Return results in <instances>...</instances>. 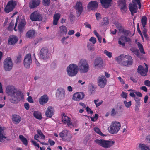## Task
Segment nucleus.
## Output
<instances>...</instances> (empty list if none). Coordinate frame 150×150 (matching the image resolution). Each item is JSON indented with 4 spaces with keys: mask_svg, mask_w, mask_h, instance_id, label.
I'll return each instance as SVG.
<instances>
[{
    "mask_svg": "<svg viewBox=\"0 0 150 150\" xmlns=\"http://www.w3.org/2000/svg\"><path fill=\"white\" fill-rule=\"evenodd\" d=\"M132 3L129 5V8L132 16L137 11V4L139 6V8L140 9L141 7V3L140 0H132Z\"/></svg>",
    "mask_w": 150,
    "mask_h": 150,
    "instance_id": "f257e3e1",
    "label": "nucleus"
},
{
    "mask_svg": "<svg viewBox=\"0 0 150 150\" xmlns=\"http://www.w3.org/2000/svg\"><path fill=\"white\" fill-rule=\"evenodd\" d=\"M95 142L98 144L105 148L110 147L115 144L114 141L105 140L103 139H98L95 140Z\"/></svg>",
    "mask_w": 150,
    "mask_h": 150,
    "instance_id": "f03ea898",
    "label": "nucleus"
},
{
    "mask_svg": "<svg viewBox=\"0 0 150 150\" xmlns=\"http://www.w3.org/2000/svg\"><path fill=\"white\" fill-rule=\"evenodd\" d=\"M78 71V66L74 64L69 65L67 69V71L68 76L70 77L75 76L77 74Z\"/></svg>",
    "mask_w": 150,
    "mask_h": 150,
    "instance_id": "7ed1b4c3",
    "label": "nucleus"
},
{
    "mask_svg": "<svg viewBox=\"0 0 150 150\" xmlns=\"http://www.w3.org/2000/svg\"><path fill=\"white\" fill-rule=\"evenodd\" d=\"M120 124L116 121L112 122L111 125L108 127V129L109 132L112 134H116L120 129Z\"/></svg>",
    "mask_w": 150,
    "mask_h": 150,
    "instance_id": "20e7f679",
    "label": "nucleus"
},
{
    "mask_svg": "<svg viewBox=\"0 0 150 150\" xmlns=\"http://www.w3.org/2000/svg\"><path fill=\"white\" fill-rule=\"evenodd\" d=\"M78 66L80 71L81 73H85L88 71L89 66L86 60L83 59H81L79 63Z\"/></svg>",
    "mask_w": 150,
    "mask_h": 150,
    "instance_id": "39448f33",
    "label": "nucleus"
},
{
    "mask_svg": "<svg viewBox=\"0 0 150 150\" xmlns=\"http://www.w3.org/2000/svg\"><path fill=\"white\" fill-rule=\"evenodd\" d=\"M13 66V63L11 57H7L4 59L3 62V68L5 71H10L12 69Z\"/></svg>",
    "mask_w": 150,
    "mask_h": 150,
    "instance_id": "423d86ee",
    "label": "nucleus"
},
{
    "mask_svg": "<svg viewBox=\"0 0 150 150\" xmlns=\"http://www.w3.org/2000/svg\"><path fill=\"white\" fill-rule=\"evenodd\" d=\"M62 140L64 141L69 142L71 140L72 136L71 134L67 130H64L59 134Z\"/></svg>",
    "mask_w": 150,
    "mask_h": 150,
    "instance_id": "0eeeda50",
    "label": "nucleus"
},
{
    "mask_svg": "<svg viewBox=\"0 0 150 150\" xmlns=\"http://www.w3.org/2000/svg\"><path fill=\"white\" fill-rule=\"evenodd\" d=\"M11 96L10 102L15 104L18 103L19 101L23 98V95L21 92H18L15 95Z\"/></svg>",
    "mask_w": 150,
    "mask_h": 150,
    "instance_id": "6e6552de",
    "label": "nucleus"
},
{
    "mask_svg": "<svg viewBox=\"0 0 150 150\" xmlns=\"http://www.w3.org/2000/svg\"><path fill=\"white\" fill-rule=\"evenodd\" d=\"M62 120L64 124H67V125L70 128H72L74 125L71 121V119L67 116L64 113L62 114Z\"/></svg>",
    "mask_w": 150,
    "mask_h": 150,
    "instance_id": "1a4fd4ad",
    "label": "nucleus"
},
{
    "mask_svg": "<svg viewBox=\"0 0 150 150\" xmlns=\"http://www.w3.org/2000/svg\"><path fill=\"white\" fill-rule=\"evenodd\" d=\"M30 19L32 21H41L42 15L38 11H34L30 15Z\"/></svg>",
    "mask_w": 150,
    "mask_h": 150,
    "instance_id": "9d476101",
    "label": "nucleus"
},
{
    "mask_svg": "<svg viewBox=\"0 0 150 150\" xmlns=\"http://www.w3.org/2000/svg\"><path fill=\"white\" fill-rule=\"evenodd\" d=\"M16 4L15 2L12 0L9 1L4 8L5 12L8 13L12 11L15 8Z\"/></svg>",
    "mask_w": 150,
    "mask_h": 150,
    "instance_id": "9b49d317",
    "label": "nucleus"
},
{
    "mask_svg": "<svg viewBox=\"0 0 150 150\" xmlns=\"http://www.w3.org/2000/svg\"><path fill=\"white\" fill-rule=\"evenodd\" d=\"M24 65L26 69H29L32 63L31 56L30 54H27L25 58L23 61Z\"/></svg>",
    "mask_w": 150,
    "mask_h": 150,
    "instance_id": "f8f14e48",
    "label": "nucleus"
},
{
    "mask_svg": "<svg viewBox=\"0 0 150 150\" xmlns=\"http://www.w3.org/2000/svg\"><path fill=\"white\" fill-rule=\"evenodd\" d=\"M6 92L8 95L13 96V95L16 94L18 92L21 91H17L14 86H8L6 87Z\"/></svg>",
    "mask_w": 150,
    "mask_h": 150,
    "instance_id": "ddd939ff",
    "label": "nucleus"
},
{
    "mask_svg": "<svg viewBox=\"0 0 150 150\" xmlns=\"http://www.w3.org/2000/svg\"><path fill=\"white\" fill-rule=\"evenodd\" d=\"M146 67L144 68L142 65H139L137 69V72L141 76H145L147 74V72H148V66L146 64H145Z\"/></svg>",
    "mask_w": 150,
    "mask_h": 150,
    "instance_id": "4468645a",
    "label": "nucleus"
},
{
    "mask_svg": "<svg viewBox=\"0 0 150 150\" xmlns=\"http://www.w3.org/2000/svg\"><path fill=\"white\" fill-rule=\"evenodd\" d=\"M107 79L105 76L103 75L100 76L98 79V84L101 88H104L106 84Z\"/></svg>",
    "mask_w": 150,
    "mask_h": 150,
    "instance_id": "2eb2a0df",
    "label": "nucleus"
},
{
    "mask_svg": "<svg viewBox=\"0 0 150 150\" xmlns=\"http://www.w3.org/2000/svg\"><path fill=\"white\" fill-rule=\"evenodd\" d=\"M48 50L47 48H42L39 53L40 57L43 59H47L48 57Z\"/></svg>",
    "mask_w": 150,
    "mask_h": 150,
    "instance_id": "dca6fc26",
    "label": "nucleus"
},
{
    "mask_svg": "<svg viewBox=\"0 0 150 150\" xmlns=\"http://www.w3.org/2000/svg\"><path fill=\"white\" fill-rule=\"evenodd\" d=\"M125 56L126 57H125L124 60L123 61L122 65L127 66L132 65L133 62L132 57L129 55H125Z\"/></svg>",
    "mask_w": 150,
    "mask_h": 150,
    "instance_id": "f3484780",
    "label": "nucleus"
},
{
    "mask_svg": "<svg viewBox=\"0 0 150 150\" xmlns=\"http://www.w3.org/2000/svg\"><path fill=\"white\" fill-rule=\"evenodd\" d=\"M84 96V93L82 92H77L73 94L72 99L74 100L79 101L83 99Z\"/></svg>",
    "mask_w": 150,
    "mask_h": 150,
    "instance_id": "a211bd4d",
    "label": "nucleus"
},
{
    "mask_svg": "<svg viewBox=\"0 0 150 150\" xmlns=\"http://www.w3.org/2000/svg\"><path fill=\"white\" fill-rule=\"evenodd\" d=\"M54 108L52 106H49L45 111L46 116L48 117H51L54 114Z\"/></svg>",
    "mask_w": 150,
    "mask_h": 150,
    "instance_id": "6ab92c4d",
    "label": "nucleus"
},
{
    "mask_svg": "<svg viewBox=\"0 0 150 150\" xmlns=\"http://www.w3.org/2000/svg\"><path fill=\"white\" fill-rule=\"evenodd\" d=\"M103 61L101 58H97L95 60L94 66L95 68H100L103 67Z\"/></svg>",
    "mask_w": 150,
    "mask_h": 150,
    "instance_id": "aec40b11",
    "label": "nucleus"
},
{
    "mask_svg": "<svg viewBox=\"0 0 150 150\" xmlns=\"http://www.w3.org/2000/svg\"><path fill=\"white\" fill-rule=\"evenodd\" d=\"M49 98L46 94H44L39 99L38 101L41 105H44L46 104L48 101Z\"/></svg>",
    "mask_w": 150,
    "mask_h": 150,
    "instance_id": "412c9836",
    "label": "nucleus"
},
{
    "mask_svg": "<svg viewBox=\"0 0 150 150\" xmlns=\"http://www.w3.org/2000/svg\"><path fill=\"white\" fill-rule=\"evenodd\" d=\"M18 40V37L14 35L11 36L9 38L8 44L9 45H13L16 44Z\"/></svg>",
    "mask_w": 150,
    "mask_h": 150,
    "instance_id": "4be33fe9",
    "label": "nucleus"
},
{
    "mask_svg": "<svg viewBox=\"0 0 150 150\" xmlns=\"http://www.w3.org/2000/svg\"><path fill=\"white\" fill-rule=\"evenodd\" d=\"M102 6L107 8L111 6L112 0H100Z\"/></svg>",
    "mask_w": 150,
    "mask_h": 150,
    "instance_id": "5701e85b",
    "label": "nucleus"
},
{
    "mask_svg": "<svg viewBox=\"0 0 150 150\" xmlns=\"http://www.w3.org/2000/svg\"><path fill=\"white\" fill-rule=\"evenodd\" d=\"M40 0H32L29 3V6L30 8H34L38 6L40 3Z\"/></svg>",
    "mask_w": 150,
    "mask_h": 150,
    "instance_id": "b1692460",
    "label": "nucleus"
},
{
    "mask_svg": "<svg viewBox=\"0 0 150 150\" xmlns=\"http://www.w3.org/2000/svg\"><path fill=\"white\" fill-rule=\"evenodd\" d=\"M26 24V22L25 20L23 19L21 20L18 26V30L20 32H23Z\"/></svg>",
    "mask_w": 150,
    "mask_h": 150,
    "instance_id": "393cba45",
    "label": "nucleus"
},
{
    "mask_svg": "<svg viewBox=\"0 0 150 150\" xmlns=\"http://www.w3.org/2000/svg\"><path fill=\"white\" fill-rule=\"evenodd\" d=\"M79 16L83 10L82 4L80 2H77L75 6Z\"/></svg>",
    "mask_w": 150,
    "mask_h": 150,
    "instance_id": "a878e982",
    "label": "nucleus"
},
{
    "mask_svg": "<svg viewBox=\"0 0 150 150\" xmlns=\"http://www.w3.org/2000/svg\"><path fill=\"white\" fill-rule=\"evenodd\" d=\"M98 6V3L96 1H93L90 2L88 5V8L93 9L97 8Z\"/></svg>",
    "mask_w": 150,
    "mask_h": 150,
    "instance_id": "bb28decb",
    "label": "nucleus"
},
{
    "mask_svg": "<svg viewBox=\"0 0 150 150\" xmlns=\"http://www.w3.org/2000/svg\"><path fill=\"white\" fill-rule=\"evenodd\" d=\"M60 17V14L59 13H56L54 14L53 16V24L54 25H56L58 23V21Z\"/></svg>",
    "mask_w": 150,
    "mask_h": 150,
    "instance_id": "cd10ccee",
    "label": "nucleus"
},
{
    "mask_svg": "<svg viewBox=\"0 0 150 150\" xmlns=\"http://www.w3.org/2000/svg\"><path fill=\"white\" fill-rule=\"evenodd\" d=\"M21 117L18 115H14L12 118L13 121L16 124H18L21 121Z\"/></svg>",
    "mask_w": 150,
    "mask_h": 150,
    "instance_id": "c85d7f7f",
    "label": "nucleus"
},
{
    "mask_svg": "<svg viewBox=\"0 0 150 150\" xmlns=\"http://www.w3.org/2000/svg\"><path fill=\"white\" fill-rule=\"evenodd\" d=\"M59 32L61 35L66 34L67 33V27L64 25L62 26L59 28Z\"/></svg>",
    "mask_w": 150,
    "mask_h": 150,
    "instance_id": "c756f323",
    "label": "nucleus"
},
{
    "mask_svg": "<svg viewBox=\"0 0 150 150\" xmlns=\"http://www.w3.org/2000/svg\"><path fill=\"white\" fill-rule=\"evenodd\" d=\"M56 94L60 97H64V89L61 88H59L57 90Z\"/></svg>",
    "mask_w": 150,
    "mask_h": 150,
    "instance_id": "7c9ffc66",
    "label": "nucleus"
},
{
    "mask_svg": "<svg viewBox=\"0 0 150 150\" xmlns=\"http://www.w3.org/2000/svg\"><path fill=\"white\" fill-rule=\"evenodd\" d=\"M125 57V55H121L116 58V60L119 64L122 65L123 61Z\"/></svg>",
    "mask_w": 150,
    "mask_h": 150,
    "instance_id": "2f4dec72",
    "label": "nucleus"
},
{
    "mask_svg": "<svg viewBox=\"0 0 150 150\" xmlns=\"http://www.w3.org/2000/svg\"><path fill=\"white\" fill-rule=\"evenodd\" d=\"M33 115L34 117L37 119L41 120L42 118L41 113L39 111H34Z\"/></svg>",
    "mask_w": 150,
    "mask_h": 150,
    "instance_id": "473e14b6",
    "label": "nucleus"
},
{
    "mask_svg": "<svg viewBox=\"0 0 150 150\" xmlns=\"http://www.w3.org/2000/svg\"><path fill=\"white\" fill-rule=\"evenodd\" d=\"M139 147L141 150H150V147L146 146L144 144H140Z\"/></svg>",
    "mask_w": 150,
    "mask_h": 150,
    "instance_id": "72a5a7b5",
    "label": "nucleus"
},
{
    "mask_svg": "<svg viewBox=\"0 0 150 150\" xmlns=\"http://www.w3.org/2000/svg\"><path fill=\"white\" fill-rule=\"evenodd\" d=\"M35 33L34 30H30L27 32L26 33V37L27 38H30L33 37Z\"/></svg>",
    "mask_w": 150,
    "mask_h": 150,
    "instance_id": "f704fd0d",
    "label": "nucleus"
},
{
    "mask_svg": "<svg viewBox=\"0 0 150 150\" xmlns=\"http://www.w3.org/2000/svg\"><path fill=\"white\" fill-rule=\"evenodd\" d=\"M130 50L137 57L139 56V50L138 49H137L135 48L132 47L130 48Z\"/></svg>",
    "mask_w": 150,
    "mask_h": 150,
    "instance_id": "c9c22d12",
    "label": "nucleus"
},
{
    "mask_svg": "<svg viewBox=\"0 0 150 150\" xmlns=\"http://www.w3.org/2000/svg\"><path fill=\"white\" fill-rule=\"evenodd\" d=\"M19 138L25 145H27V140L23 136L21 135H20L19 136Z\"/></svg>",
    "mask_w": 150,
    "mask_h": 150,
    "instance_id": "e433bc0d",
    "label": "nucleus"
},
{
    "mask_svg": "<svg viewBox=\"0 0 150 150\" xmlns=\"http://www.w3.org/2000/svg\"><path fill=\"white\" fill-rule=\"evenodd\" d=\"M147 18L146 16H143L141 19L142 25L143 28L145 27L147 23Z\"/></svg>",
    "mask_w": 150,
    "mask_h": 150,
    "instance_id": "4c0bfd02",
    "label": "nucleus"
},
{
    "mask_svg": "<svg viewBox=\"0 0 150 150\" xmlns=\"http://www.w3.org/2000/svg\"><path fill=\"white\" fill-rule=\"evenodd\" d=\"M120 4L121 7V8L122 10H125L126 9V4L125 0H121L120 1Z\"/></svg>",
    "mask_w": 150,
    "mask_h": 150,
    "instance_id": "58836bf2",
    "label": "nucleus"
},
{
    "mask_svg": "<svg viewBox=\"0 0 150 150\" xmlns=\"http://www.w3.org/2000/svg\"><path fill=\"white\" fill-rule=\"evenodd\" d=\"M3 129L0 127V142H2L6 137L3 134Z\"/></svg>",
    "mask_w": 150,
    "mask_h": 150,
    "instance_id": "ea45409f",
    "label": "nucleus"
},
{
    "mask_svg": "<svg viewBox=\"0 0 150 150\" xmlns=\"http://www.w3.org/2000/svg\"><path fill=\"white\" fill-rule=\"evenodd\" d=\"M137 45L141 53L143 54H145L143 45L139 42H137Z\"/></svg>",
    "mask_w": 150,
    "mask_h": 150,
    "instance_id": "a19ab883",
    "label": "nucleus"
},
{
    "mask_svg": "<svg viewBox=\"0 0 150 150\" xmlns=\"http://www.w3.org/2000/svg\"><path fill=\"white\" fill-rule=\"evenodd\" d=\"M14 23V22L13 20H11V21L10 24L8 27V30L11 31L13 30Z\"/></svg>",
    "mask_w": 150,
    "mask_h": 150,
    "instance_id": "79ce46f5",
    "label": "nucleus"
},
{
    "mask_svg": "<svg viewBox=\"0 0 150 150\" xmlns=\"http://www.w3.org/2000/svg\"><path fill=\"white\" fill-rule=\"evenodd\" d=\"M96 132L101 136L104 135V134L101 132L100 129L98 127H94L93 129Z\"/></svg>",
    "mask_w": 150,
    "mask_h": 150,
    "instance_id": "37998d69",
    "label": "nucleus"
},
{
    "mask_svg": "<svg viewBox=\"0 0 150 150\" xmlns=\"http://www.w3.org/2000/svg\"><path fill=\"white\" fill-rule=\"evenodd\" d=\"M37 132L38 134L39 135V136L41 137V138L42 139H45V136L42 133V131L41 130L38 129L37 130Z\"/></svg>",
    "mask_w": 150,
    "mask_h": 150,
    "instance_id": "c03bdc74",
    "label": "nucleus"
},
{
    "mask_svg": "<svg viewBox=\"0 0 150 150\" xmlns=\"http://www.w3.org/2000/svg\"><path fill=\"white\" fill-rule=\"evenodd\" d=\"M22 59L21 55L20 54L18 55L15 61V62L17 64L19 63Z\"/></svg>",
    "mask_w": 150,
    "mask_h": 150,
    "instance_id": "a18cd8bd",
    "label": "nucleus"
},
{
    "mask_svg": "<svg viewBox=\"0 0 150 150\" xmlns=\"http://www.w3.org/2000/svg\"><path fill=\"white\" fill-rule=\"evenodd\" d=\"M124 104L125 105L126 107L127 108H129L131 106L132 103L131 101L127 102L125 100L123 102Z\"/></svg>",
    "mask_w": 150,
    "mask_h": 150,
    "instance_id": "49530a36",
    "label": "nucleus"
},
{
    "mask_svg": "<svg viewBox=\"0 0 150 150\" xmlns=\"http://www.w3.org/2000/svg\"><path fill=\"white\" fill-rule=\"evenodd\" d=\"M104 53L109 58H111L112 57V53L110 52L105 50L104 51Z\"/></svg>",
    "mask_w": 150,
    "mask_h": 150,
    "instance_id": "de8ad7c7",
    "label": "nucleus"
},
{
    "mask_svg": "<svg viewBox=\"0 0 150 150\" xmlns=\"http://www.w3.org/2000/svg\"><path fill=\"white\" fill-rule=\"evenodd\" d=\"M42 3L44 6H48L50 4V0H43Z\"/></svg>",
    "mask_w": 150,
    "mask_h": 150,
    "instance_id": "09e8293b",
    "label": "nucleus"
},
{
    "mask_svg": "<svg viewBox=\"0 0 150 150\" xmlns=\"http://www.w3.org/2000/svg\"><path fill=\"white\" fill-rule=\"evenodd\" d=\"M103 24L105 25H108L109 24L108 18V17H105L103 18Z\"/></svg>",
    "mask_w": 150,
    "mask_h": 150,
    "instance_id": "8fccbe9b",
    "label": "nucleus"
},
{
    "mask_svg": "<svg viewBox=\"0 0 150 150\" xmlns=\"http://www.w3.org/2000/svg\"><path fill=\"white\" fill-rule=\"evenodd\" d=\"M95 16L97 20L98 21L100 19H101V16L100 13H96L95 14Z\"/></svg>",
    "mask_w": 150,
    "mask_h": 150,
    "instance_id": "3c124183",
    "label": "nucleus"
},
{
    "mask_svg": "<svg viewBox=\"0 0 150 150\" xmlns=\"http://www.w3.org/2000/svg\"><path fill=\"white\" fill-rule=\"evenodd\" d=\"M140 107V104H136L135 107V111L137 112H139V108Z\"/></svg>",
    "mask_w": 150,
    "mask_h": 150,
    "instance_id": "603ef678",
    "label": "nucleus"
},
{
    "mask_svg": "<svg viewBox=\"0 0 150 150\" xmlns=\"http://www.w3.org/2000/svg\"><path fill=\"white\" fill-rule=\"evenodd\" d=\"M89 41L92 42L93 44L96 42V38L93 37H91L89 39Z\"/></svg>",
    "mask_w": 150,
    "mask_h": 150,
    "instance_id": "864d4df0",
    "label": "nucleus"
},
{
    "mask_svg": "<svg viewBox=\"0 0 150 150\" xmlns=\"http://www.w3.org/2000/svg\"><path fill=\"white\" fill-rule=\"evenodd\" d=\"M117 113V111H115L114 108H113L111 111V115L112 116H113L115 115Z\"/></svg>",
    "mask_w": 150,
    "mask_h": 150,
    "instance_id": "5fc2aeb1",
    "label": "nucleus"
},
{
    "mask_svg": "<svg viewBox=\"0 0 150 150\" xmlns=\"http://www.w3.org/2000/svg\"><path fill=\"white\" fill-rule=\"evenodd\" d=\"M127 95V93L124 92H122L121 94V96L123 98H126Z\"/></svg>",
    "mask_w": 150,
    "mask_h": 150,
    "instance_id": "6e6d98bb",
    "label": "nucleus"
},
{
    "mask_svg": "<svg viewBox=\"0 0 150 150\" xmlns=\"http://www.w3.org/2000/svg\"><path fill=\"white\" fill-rule=\"evenodd\" d=\"M85 27L86 28H88L90 29H91V25L88 23V22H86L84 23Z\"/></svg>",
    "mask_w": 150,
    "mask_h": 150,
    "instance_id": "4d7b16f0",
    "label": "nucleus"
},
{
    "mask_svg": "<svg viewBox=\"0 0 150 150\" xmlns=\"http://www.w3.org/2000/svg\"><path fill=\"white\" fill-rule=\"evenodd\" d=\"M27 100L28 102L31 103H34L33 100L31 96H29L27 98Z\"/></svg>",
    "mask_w": 150,
    "mask_h": 150,
    "instance_id": "13d9d810",
    "label": "nucleus"
},
{
    "mask_svg": "<svg viewBox=\"0 0 150 150\" xmlns=\"http://www.w3.org/2000/svg\"><path fill=\"white\" fill-rule=\"evenodd\" d=\"M144 85L148 87L150 86V81L149 80H145L144 82Z\"/></svg>",
    "mask_w": 150,
    "mask_h": 150,
    "instance_id": "bf43d9fd",
    "label": "nucleus"
},
{
    "mask_svg": "<svg viewBox=\"0 0 150 150\" xmlns=\"http://www.w3.org/2000/svg\"><path fill=\"white\" fill-rule=\"evenodd\" d=\"M69 18H70V20L71 22L73 21L74 20L75 17L74 15H73V14L71 13H70Z\"/></svg>",
    "mask_w": 150,
    "mask_h": 150,
    "instance_id": "052dcab7",
    "label": "nucleus"
},
{
    "mask_svg": "<svg viewBox=\"0 0 150 150\" xmlns=\"http://www.w3.org/2000/svg\"><path fill=\"white\" fill-rule=\"evenodd\" d=\"M86 109L87 112L90 113L91 114H92L93 113V112L91 110V109L88 106L86 107Z\"/></svg>",
    "mask_w": 150,
    "mask_h": 150,
    "instance_id": "680f3d73",
    "label": "nucleus"
},
{
    "mask_svg": "<svg viewBox=\"0 0 150 150\" xmlns=\"http://www.w3.org/2000/svg\"><path fill=\"white\" fill-rule=\"evenodd\" d=\"M31 142L35 146L38 147V148L40 147L39 144L38 143H37L36 142L33 140H32Z\"/></svg>",
    "mask_w": 150,
    "mask_h": 150,
    "instance_id": "e2e57ef3",
    "label": "nucleus"
},
{
    "mask_svg": "<svg viewBox=\"0 0 150 150\" xmlns=\"http://www.w3.org/2000/svg\"><path fill=\"white\" fill-rule=\"evenodd\" d=\"M125 41L126 42H128L129 44H130L131 42V40L130 39L128 38L127 37L125 36Z\"/></svg>",
    "mask_w": 150,
    "mask_h": 150,
    "instance_id": "0e129e2a",
    "label": "nucleus"
},
{
    "mask_svg": "<svg viewBox=\"0 0 150 150\" xmlns=\"http://www.w3.org/2000/svg\"><path fill=\"white\" fill-rule=\"evenodd\" d=\"M48 142L51 146H53L55 144V142L53 140H51L50 139H49Z\"/></svg>",
    "mask_w": 150,
    "mask_h": 150,
    "instance_id": "69168bd1",
    "label": "nucleus"
},
{
    "mask_svg": "<svg viewBox=\"0 0 150 150\" xmlns=\"http://www.w3.org/2000/svg\"><path fill=\"white\" fill-rule=\"evenodd\" d=\"M24 106L26 110H29V105L28 103H25L24 104Z\"/></svg>",
    "mask_w": 150,
    "mask_h": 150,
    "instance_id": "338daca9",
    "label": "nucleus"
},
{
    "mask_svg": "<svg viewBox=\"0 0 150 150\" xmlns=\"http://www.w3.org/2000/svg\"><path fill=\"white\" fill-rule=\"evenodd\" d=\"M134 100L136 101V104H140V99L139 98L135 97L134 98Z\"/></svg>",
    "mask_w": 150,
    "mask_h": 150,
    "instance_id": "774afa93",
    "label": "nucleus"
}]
</instances>
